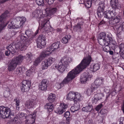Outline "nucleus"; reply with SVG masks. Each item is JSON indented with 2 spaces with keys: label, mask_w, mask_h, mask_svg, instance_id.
I'll use <instances>...</instances> for the list:
<instances>
[{
  "label": "nucleus",
  "mask_w": 124,
  "mask_h": 124,
  "mask_svg": "<svg viewBox=\"0 0 124 124\" xmlns=\"http://www.w3.org/2000/svg\"><path fill=\"white\" fill-rule=\"evenodd\" d=\"M97 94H95V97L97 98L98 100H101L103 99L104 95L102 93H101L100 90H98L96 91Z\"/></svg>",
  "instance_id": "393cba45"
},
{
  "label": "nucleus",
  "mask_w": 124,
  "mask_h": 124,
  "mask_svg": "<svg viewBox=\"0 0 124 124\" xmlns=\"http://www.w3.org/2000/svg\"><path fill=\"white\" fill-rule=\"evenodd\" d=\"M55 60L54 58L50 57L48 59L45 60L43 61L41 64V68L42 70L47 69Z\"/></svg>",
  "instance_id": "1a4fd4ad"
},
{
  "label": "nucleus",
  "mask_w": 124,
  "mask_h": 124,
  "mask_svg": "<svg viewBox=\"0 0 124 124\" xmlns=\"http://www.w3.org/2000/svg\"><path fill=\"white\" fill-rule=\"evenodd\" d=\"M55 94L52 93H51L49 95L47 99L49 102L52 103L53 102L55 101Z\"/></svg>",
  "instance_id": "c756f323"
},
{
  "label": "nucleus",
  "mask_w": 124,
  "mask_h": 124,
  "mask_svg": "<svg viewBox=\"0 0 124 124\" xmlns=\"http://www.w3.org/2000/svg\"><path fill=\"white\" fill-rule=\"evenodd\" d=\"M111 45L112 46L114 47V46H115L116 42L115 41H112L111 42Z\"/></svg>",
  "instance_id": "0e129e2a"
},
{
  "label": "nucleus",
  "mask_w": 124,
  "mask_h": 124,
  "mask_svg": "<svg viewBox=\"0 0 124 124\" xmlns=\"http://www.w3.org/2000/svg\"><path fill=\"white\" fill-rule=\"evenodd\" d=\"M26 114L23 113L21 112L19 113V116L21 118H22L26 117Z\"/></svg>",
  "instance_id": "49530a36"
},
{
  "label": "nucleus",
  "mask_w": 124,
  "mask_h": 124,
  "mask_svg": "<svg viewBox=\"0 0 124 124\" xmlns=\"http://www.w3.org/2000/svg\"><path fill=\"white\" fill-rule=\"evenodd\" d=\"M30 71L33 75L35 73V68L34 67H32L31 69L29 70Z\"/></svg>",
  "instance_id": "6e6d98bb"
},
{
  "label": "nucleus",
  "mask_w": 124,
  "mask_h": 124,
  "mask_svg": "<svg viewBox=\"0 0 124 124\" xmlns=\"http://www.w3.org/2000/svg\"><path fill=\"white\" fill-rule=\"evenodd\" d=\"M48 21V20L44 19L42 21L41 27V26H39V28L43 29L45 31H49L50 29L49 27V24L47 23Z\"/></svg>",
  "instance_id": "2eb2a0df"
},
{
  "label": "nucleus",
  "mask_w": 124,
  "mask_h": 124,
  "mask_svg": "<svg viewBox=\"0 0 124 124\" xmlns=\"http://www.w3.org/2000/svg\"><path fill=\"white\" fill-rule=\"evenodd\" d=\"M9 0H0V4H1L3 3L4 2H5Z\"/></svg>",
  "instance_id": "e2e57ef3"
},
{
  "label": "nucleus",
  "mask_w": 124,
  "mask_h": 124,
  "mask_svg": "<svg viewBox=\"0 0 124 124\" xmlns=\"http://www.w3.org/2000/svg\"><path fill=\"white\" fill-rule=\"evenodd\" d=\"M4 54L2 52H0V60L3 59L4 57Z\"/></svg>",
  "instance_id": "13d9d810"
},
{
  "label": "nucleus",
  "mask_w": 124,
  "mask_h": 124,
  "mask_svg": "<svg viewBox=\"0 0 124 124\" xmlns=\"http://www.w3.org/2000/svg\"><path fill=\"white\" fill-rule=\"evenodd\" d=\"M31 87V82L28 80H24L22 82L21 90L23 92L28 91Z\"/></svg>",
  "instance_id": "f8f14e48"
},
{
  "label": "nucleus",
  "mask_w": 124,
  "mask_h": 124,
  "mask_svg": "<svg viewBox=\"0 0 124 124\" xmlns=\"http://www.w3.org/2000/svg\"><path fill=\"white\" fill-rule=\"evenodd\" d=\"M20 40L21 41H19L18 42H17L16 43H15V44H17V43L20 42H25V44H26L27 46L26 48L27 47L28 45V44H27V42L25 41H23V40H25L27 38L24 35V34H22L21 35H20Z\"/></svg>",
  "instance_id": "72a5a7b5"
},
{
  "label": "nucleus",
  "mask_w": 124,
  "mask_h": 124,
  "mask_svg": "<svg viewBox=\"0 0 124 124\" xmlns=\"http://www.w3.org/2000/svg\"><path fill=\"white\" fill-rule=\"evenodd\" d=\"M45 15L43 13L42 11L40 9H37L33 12L32 16L36 18L41 19L42 18L45 17Z\"/></svg>",
  "instance_id": "dca6fc26"
},
{
  "label": "nucleus",
  "mask_w": 124,
  "mask_h": 124,
  "mask_svg": "<svg viewBox=\"0 0 124 124\" xmlns=\"http://www.w3.org/2000/svg\"><path fill=\"white\" fill-rule=\"evenodd\" d=\"M60 107H59L57 108L55 110V112L59 114H62L64 112L63 110L62 109L60 108Z\"/></svg>",
  "instance_id": "a19ab883"
},
{
  "label": "nucleus",
  "mask_w": 124,
  "mask_h": 124,
  "mask_svg": "<svg viewBox=\"0 0 124 124\" xmlns=\"http://www.w3.org/2000/svg\"><path fill=\"white\" fill-rule=\"evenodd\" d=\"M123 26H122L120 25H115L114 26V28L116 29V30L117 32H119L121 31L122 30Z\"/></svg>",
  "instance_id": "c9c22d12"
},
{
  "label": "nucleus",
  "mask_w": 124,
  "mask_h": 124,
  "mask_svg": "<svg viewBox=\"0 0 124 124\" xmlns=\"http://www.w3.org/2000/svg\"><path fill=\"white\" fill-rule=\"evenodd\" d=\"M99 100H98L97 98H94L92 99V102L93 103H96L97 102V101Z\"/></svg>",
  "instance_id": "4d7b16f0"
},
{
  "label": "nucleus",
  "mask_w": 124,
  "mask_h": 124,
  "mask_svg": "<svg viewBox=\"0 0 124 124\" xmlns=\"http://www.w3.org/2000/svg\"><path fill=\"white\" fill-rule=\"evenodd\" d=\"M83 99V96L81 94L77 92H75V96L74 102V103L78 102L77 101H81Z\"/></svg>",
  "instance_id": "a878e982"
},
{
  "label": "nucleus",
  "mask_w": 124,
  "mask_h": 124,
  "mask_svg": "<svg viewBox=\"0 0 124 124\" xmlns=\"http://www.w3.org/2000/svg\"><path fill=\"white\" fill-rule=\"evenodd\" d=\"M59 106L60 107V108L62 109L64 112L66 111V109L68 107L67 104L63 103H61Z\"/></svg>",
  "instance_id": "f704fd0d"
},
{
  "label": "nucleus",
  "mask_w": 124,
  "mask_h": 124,
  "mask_svg": "<svg viewBox=\"0 0 124 124\" xmlns=\"http://www.w3.org/2000/svg\"><path fill=\"white\" fill-rule=\"evenodd\" d=\"M91 60V57L89 55L84 58L78 65L68 73L67 76L63 80L62 83L68 84L72 81L76 77L78 74L89 64Z\"/></svg>",
  "instance_id": "f257e3e1"
},
{
  "label": "nucleus",
  "mask_w": 124,
  "mask_h": 124,
  "mask_svg": "<svg viewBox=\"0 0 124 124\" xmlns=\"http://www.w3.org/2000/svg\"><path fill=\"white\" fill-rule=\"evenodd\" d=\"M72 61V59L67 56L62 57L60 60V64L55 66V69H57L61 72H63L65 70L70 67L69 64Z\"/></svg>",
  "instance_id": "20e7f679"
},
{
  "label": "nucleus",
  "mask_w": 124,
  "mask_h": 124,
  "mask_svg": "<svg viewBox=\"0 0 124 124\" xmlns=\"http://www.w3.org/2000/svg\"><path fill=\"white\" fill-rule=\"evenodd\" d=\"M119 53L120 54V56L123 59H124V52H120Z\"/></svg>",
  "instance_id": "052dcab7"
},
{
  "label": "nucleus",
  "mask_w": 124,
  "mask_h": 124,
  "mask_svg": "<svg viewBox=\"0 0 124 124\" xmlns=\"http://www.w3.org/2000/svg\"><path fill=\"white\" fill-rule=\"evenodd\" d=\"M22 70V68L21 67H18L14 71V73L16 75L20 74Z\"/></svg>",
  "instance_id": "ea45409f"
},
{
  "label": "nucleus",
  "mask_w": 124,
  "mask_h": 124,
  "mask_svg": "<svg viewBox=\"0 0 124 124\" xmlns=\"http://www.w3.org/2000/svg\"><path fill=\"white\" fill-rule=\"evenodd\" d=\"M88 124H93V121L92 119H90L88 121Z\"/></svg>",
  "instance_id": "69168bd1"
},
{
  "label": "nucleus",
  "mask_w": 124,
  "mask_h": 124,
  "mask_svg": "<svg viewBox=\"0 0 124 124\" xmlns=\"http://www.w3.org/2000/svg\"><path fill=\"white\" fill-rule=\"evenodd\" d=\"M25 58L24 56L21 55H20L13 59L15 61L16 63L18 65L20 64Z\"/></svg>",
  "instance_id": "5701e85b"
},
{
  "label": "nucleus",
  "mask_w": 124,
  "mask_h": 124,
  "mask_svg": "<svg viewBox=\"0 0 124 124\" xmlns=\"http://www.w3.org/2000/svg\"><path fill=\"white\" fill-rule=\"evenodd\" d=\"M36 112L34 111L30 113L25 117V123L26 124H33L35 122Z\"/></svg>",
  "instance_id": "9b49d317"
},
{
  "label": "nucleus",
  "mask_w": 124,
  "mask_h": 124,
  "mask_svg": "<svg viewBox=\"0 0 124 124\" xmlns=\"http://www.w3.org/2000/svg\"><path fill=\"white\" fill-rule=\"evenodd\" d=\"M33 75L32 73L29 70L27 71L26 72V75L27 76H30Z\"/></svg>",
  "instance_id": "5fc2aeb1"
},
{
  "label": "nucleus",
  "mask_w": 124,
  "mask_h": 124,
  "mask_svg": "<svg viewBox=\"0 0 124 124\" xmlns=\"http://www.w3.org/2000/svg\"><path fill=\"white\" fill-rule=\"evenodd\" d=\"M93 107L91 105H88L83 107L82 109V111L86 112H90L92 110Z\"/></svg>",
  "instance_id": "7c9ffc66"
},
{
  "label": "nucleus",
  "mask_w": 124,
  "mask_h": 124,
  "mask_svg": "<svg viewBox=\"0 0 124 124\" xmlns=\"http://www.w3.org/2000/svg\"><path fill=\"white\" fill-rule=\"evenodd\" d=\"M110 43L107 45H105V46L103 47V50L104 51L107 52H108L110 50V47L108 46Z\"/></svg>",
  "instance_id": "37998d69"
},
{
  "label": "nucleus",
  "mask_w": 124,
  "mask_h": 124,
  "mask_svg": "<svg viewBox=\"0 0 124 124\" xmlns=\"http://www.w3.org/2000/svg\"><path fill=\"white\" fill-rule=\"evenodd\" d=\"M90 74L87 72L82 74L80 77V81L82 83H85L89 79Z\"/></svg>",
  "instance_id": "a211bd4d"
},
{
  "label": "nucleus",
  "mask_w": 124,
  "mask_h": 124,
  "mask_svg": "<svg viewBox=\"0 0 124 124\" xmlns=\"http://www.w3.org/2000/svg\"><path fill=\"white\" fill-rule=\"evenodd\" d=\"M45 107L49 111H52L54 109L53 105L50 103L46 104L45 106Z\"/></svg>",
  "instance_id": "473e14b6"
},
{
  "label": "nucleus",
  "mask_w": 124,
  "mask_h": 124,
  "mask_svg": "<svg viewBox=\"0 0 124 124\" xmlns=\"http://www.w3.org/2000/svg\"><path fill=\"white\" fill-rule=\"evenodd\" d=\"M26 44L25 42H19L15 44L14 43H13L7 47V49L8 50L6 51L5 55L7 56L9 55L10 53L14 54L16 52V49H19L21 51L25 50L26 48Z\"/></svg>",
  "instance_id": "7ed1b4c3"
},
{
  "label": "nucleus",
  "mask_w": 124,
  "mask_h": 124,
  "mask_svg": "<svg viewBox=\"0 0 124 124\" xmlns=\"http://www.w3.org/2000/svg\"><path fill=\"white\" fill-rule=\"evenodd\" d=\"M62 81L60 83H57L55 85V86L57 88V89H59L61 88L63 86V85L64 84H63L62 83Z\"/></svg>",
  "instance_id": "79ce46f5"
},
{
  "label": "nucleus",
  "mask_w": 124,
  "mask_h": 124,
  "mask_svg": "<svg viewBox=\"0 0 124 124\" xmlns=\"http://www.w3.org/2000/svg\"><path fill=\"white\" fill-rule=\"evenodd\" d=\"M116 15V13L115 9L110 10L105 12L104 17L109 20L113 19L109 22L110 24L113 25L118 23L121 20V17L119 16H116L115 18H113Z\"/></svg>",
  "instance_id": "39448f33"
},
{
  "label": "nucleus",
  "mask_w": 124,
  "mask_h": 124,
  "mask_svg": "<svg viewBox=\"0 0 124 124\" xmlns=\"http://www.w3.org/2000/svg\"><path fill=\"white\" fill-rule=\"evenodd\" d=\"M26 56L27 57L31 60L32 56V54L30 52H29L26 54Z\"/></svg>",
  "instance_id": "8fccbe9b"
},
{
  "label": "nucleus",
  "mask_w": 124,
  "mask_h": 124,
  "mask_svg": "<svg viewBox=\"0 0 124 124\" xmlns=\"http://www.w3.org/2000/svg\"><path fill=\"white\" fill-rule=\"evenodd\" d=\"M104 79L102 77H99L97 78L94 81V84H93L91 85L92 89H96L99 88H102L104 86Z\"/></svg>",
  "instance_id": "6e6552de"
},
{
  "label": "nucleus",
  "mask_w": 124,
  "mask_h": 124,
  "mask_svg": "<svg viewBox=\"0 0 124 124\" xmlns=\"http://www.w3.org/2000/svg\"><path fill=\"white\" fill-rule=\"evenodd\" d=\"M107 110L105 109H102L100 111V113L101 115H104L107 113Z\"/></svg>",
  "instance_id": "3c124183"
},
{
  "label": "nucleus",
  "mask_w": 124,
  "mask_h": 124,
  "mask_svg": "<svg viewBox=\"0 0 124 124\" xmlns=\"http://www.w3.org/2000/svg\"><path fill=\"white\" fill-rule=\"evenodd\" d=\"M76 21L78 22L77 25L74 26V29L77 31H81L83 28V25L84 24L85 20L82 19L77 18L76 19Z\"/></svg>",
  "instance_id": "ddd939ff"
},
{
  "label": "nucleus",
  "mask_w": 124,
  "mask_h": 124,
  "mask_svg": "<svg viewBox=\"0 0 124 124\" xmlns=\"http://www.w3.org/2000/svg\"><path fill=\"white\" fill-rule=\"evenodd\" d=\"M15 101H16V107L18 106L19 105V100H17V99L16 100V99H15Z\"/></svg>",
  "instance_id": "bf43d9fd"
},
{
  "label": "nucleus",
  "mask_w": 124,
  "mask_h": 124,
  "mask_svg": "<svg viewBox=\"0 0 124 124\" xmlns=\"http://www.w3.org/2000/svg\"><path fill=\"white\" fill-rule=\"evenodd\" d=\"M60 43L59 42H57L52 44L51 46L47 48L48 51L51 53L59 51V48L60 47Z\"/></svg>",
  "instance_id": "4468645a"
},
{
  "label": "nucleus",
  "mask_w": 124,
  "mask_h": 124,
  "mask_svg": "<svg viewBox=\"0 0 124 124\" xmlns=\"http://www.w3.org/2000/svg\"><path fill=\"white\" fill-rule=\"evenodd\" d=\"M100 68V65L98 63L92 64L90 66V70L92 72H95L99 69Z\"/></svg>",
  "instance_id": "bb28decb"
},
{
  "label": "nucleus",
  "mask_w": 124,
  "mask_h": 124,
  "mask_svg": "<svg viewBox=\"0 0 124 124\" xmlns=\"http://www.w3.org/2000/svg\"><path fill=\"white\" fill-rule=\"evenodd\" d=\"M17 64L15 61L12 59L8 65V69L9 71H13L16 67Z\"/></svg>",
  "instance_id": "aec40b11"
},
{
  "label": "nucleus",
  "mask_w": 124,
  "mask_h": 124,
  "mask_svg": "<svg viewBox=\"0 0 124 124\" xmlns=\"http://www.w3.org/2000/svg\"><path fill=\"white\" fill-rule=\"evenodd\" d=\"M70 112L69 111H67L64 114V116L66 118H69L70 116Z\"/></svg>",
  "instance_id": "09e8293b"
},
{
  "label": "nucleus",
  "mask_w": 124,
  "mask_h": 124,
  "mask_svg": "<svg viewBox=\"0 0 124 124\" xmlns=\"http://www.w3.org/2000/svg\"><path fill=\"white\" fill-rule=\"evenodd\" d=\"M25 34L28 37H30L33 35L32 32L31 31L29 30L26 31L25 32Z\"/></svg>",
  "instance_id": "c03bdc74"
},
{
  "label": "nucleus",
  "mask_w": 124,
  "mask_h": 124,
  "mask_svg": "<svg viewBox=\"0 0 124 124\" xmlns=\"http://www.w3.org/2000/svg\"><path fill=\"white\" fill-rule=\"evenodd\" d=\"M102 106V104H101L99 105H98V106H96V107L95 108V109L96 111H98L101 108Z\"/></svg>",
  "instance_id": "603ef678"
},
{
  "label": "nucleus",
  "mask_w": 124,
  "mask_h": 124,
  "mask_svg": "<svg viewBox=\"0 0 124 124\" xmlns=\"http://www.w3.org/2000/svg\"><path fill=\"white\" fill-rule=\"evenodd\" d=\"M91 88V89H88L87 91L86 94L88 96L90 95L92 93V90H94L93 89H92Z\"/></svg>",
  "instance_id": "de8ad7c7"
},
{
  "label": "nucleus",
  "mask_w": 124,
  "mask_h": 124,
  "mask_svg": "<svg viewBox=\"0 0 124 124\" xmlns=\"http://www.w3.org/2000/svg\"><path fill=\"white\" fill-rule=\"evenodd\" d=\"M37 3L39 5H41L44 2V0H36Z\"/></svg>",
  "instance_id": "a18cd8bd"
},
{
  "label": "nucleus",
  "mask_w": 124,
  "mask_h": 124,
  "mask_svg": "<svg viewBox=\"0 0 124 124\" xmlns=\"http://www.w3.org/2000/svg\"><path fill=\"white\" fill-rule=\"evenodd\" d=\"M111 35L110 33L106 34L102 32L100 33L98 38V42L101 45H107L109 43L110 41L112 40Z\"/></svg>",
  "instance_id": "0eeeda50"
},
{
  "label": "nucleus",
  "mask_w": 124,
  "mask_h": 124,
  "mask_svg": "<svg viewBox=\"0 0 124 124\" xmlns=\"http://www.w3.org/2000/svg\"><path fill=\"white\" fill-rule=\"evenodd\" d=\"M40 59L39 57L36 58L34 62V65L36 66H37L42 61Z\"/></svg>",
  "instance_id": "58836bf2"
},
{
  "label": "nucleus",
  "mask_w": 124,
  "mask_h": 124,
  "mask_svg": "<svg viewBox=\"0 0 124 124\" xmlns=\"http://www.w3.org/2000/svg\"><path fill=\"white\" fill-rule=\"evenodd\" d=\"M57 10L56 8H55L50 9L48 11V13L49 15H52L55 13Z\"/></svg>",
  "instance_id": "4c0bfd02"
},
{
  "label": "nucleus",
  "mask_w": 124,
  "mask_h": 124,
  "mask_svg": "<svg viewBox=\"0 0 124 124\" xmlns=\"http://www.w3.org/2000/svg\"><path fill=\"white\" fill-rule=\"evenodd\" d=\"M108 52H109L110 54L111 55H112L113 53V52L112 51L109 50Z\"/></svg>",
  "instance_id": "774afa93"
},
{
  "label": "nucleus",
  "mask_w": 124,
  "mask_h": 124,
  "mask_svg": "<svg viewBox=\"0 0 124 124\" xmlns=\"http://www.w3.org/2000/svg\"><path fill=\"white\" fill-rule=\"evenodd\" d=\"M71 38V36L70 35H65L63 38L62 40V42L64 44L67 43Z\"/></svg>",
  "instance_id": "2f4dec72"
},
{
  "label": "nucleus",
  "mask_w": 124,
  "mask_h": 124,
  "mask_svg": "<svg viewBox=\"0 0 124 124\" xmlns=\"http://www.w3.org/2000/svg\"><path fill=\"white\" fill-rule=\"evenodd\" d=\"M10 95V92L7 91L4 92L3 95L5 97H7L9 96Z\"/></svg>",
  "instance_id": "864d4df0"
},
{
  "label": "nucleus",
  "mask_w": 124,
  "mask_h": 124,
  "mask_svg": "<svg viewBox=\"0 0 124 124\" xmlns=\"http://www.w3.org/2000/svg\"><path fill=\"white\" fill-rule=\"evenodd\" d=\"M121 109L123 111H124V100L123 101V104L121 105Z\"/></svg>",
  "instance_id": "680f3d73"
},
{
  "label": "nucleus",
  "mask_w": 124,
  "mask_h": 124,
  "mask_svg": "<svg viewBox=\"0 0 124 124\" xmlns=\"http://www.w3.org/2000/svg\"><path fill=\"white\" fill-rule=\"evenodd\" d=\"M75 96V92L72 91H70L66 96V98L68 100L74 101Z\"/></svg>",
  "instance_id": "412c9836"
},
{
  "label": "nucleus",
  "mask_w": 124,
  "mask_h": 124,
  "mask_svg": "<svg viewBox=\"0 0 124 124\" xmlns=\"http://www.w3.org/2000/svg\"><path fill=\"white\" fill-rule=\"evenodd\" d=\"M8 13V11H6L0 16V30H1L3 28V20L8 16L7 14Z\"/></svg>",
  "instance_id": "f3484780"
},
{
  "label": "nucleus",
  "mask_w": 124,
  "mask_h": 124,
  "mask_svg": "<svg viewBox=\"0 0 124 124\" xmlns=\"http://www.w3.org/2000/svg\"><path fill=\"white\" fill-rule=\"evenodd\" d=\"M110 3L113 9L118 8L120 7L117 0H110Z\"/></svg>",
  "instance_id": "b1692460"
},
{
  "label": "nucleus",
  "mask_w": 124,
  "mask_h": 124,
  "mask_svg": "<svg viewBox=\"0 0 124 124\" xmlns=\"http://www.w3.org/2000/svg\"><path fill=\"white\" fill-rule=\"evenodd\" d=\"M11 112L10 108L3 106H0V117L4 119L8 117L11 119L10 122L11 124H20L19 119L14 117L13 115L11 114Z\"/></svg>",
  "instance_id": "f03ea898"
},
{
  "label": "nucleus",
  "mask_w": 124,
  "mask_h": 124,
  "mask_svg": "<svg viewBox=\"0 0 124 124\" xmlns=\"http://www.w3.org/2000/svg\"><path fill=\"white\" fill-rule=\"evenodd\" d=\"M80 108L79 102L75 103L74 105L71 107L70 108L71 112H74L75 111L78 110Z\"/></svg>",
  "instance_id": "c85d7f7f"
},
{
  "label": "nucleus",
  "mask_w": 124,
  "mask_h": 124,
  "mask_svg": "<svg viewBox=\"0 0 124 124\" xmlns=\"http://www.w3.org/2000/svg\"><path fill=\"white\" fill-rule=\"evenodd\" d=\"M46 38L45 36L41 35L38 37L37 40V46L38 48L41 49L46 44Z\"/></svg>",
  "instance_id": "9d476101"
},
{
  "label": "nucleus",
  "mask_w": 124,
  "mask_h": 124,
  "mask_svg": "<svg viewBox=\"0 0 124 124\" xmlns=\"http://www.w3.org/2000/svg\"><path fill=\"white\" fill-rule=\"evenodd\" d=\"M92 1L91 0H85V7L87 8H90L91 7Z\"/></svg>",
  "instance_id": "e433bc0d"
},
{
  "label": "nucleus",
  "mask_w": 124,
  "mask_h": 124,
  "mask_svg": "<svg viewBox=\"0 0 124 124\" xmlns=\"http://www.w3.org/2000/svg\"><path fill=\"white\" fill-rule=\"evenodd\" d=\"M48 49L47 48L45 51L42 52L39 57L42 61L51 53Z\"/></svg>",
  "instance_id": "6ab92c4d"
},
{
  "label": "nucleus",
  "mask_w": 124,
  "mask_h": 124,
  "mask_svg": "<svg viewBox=\"0 0 124 124\" xmlns=\"http://www.w3.org/2000/svg\"><path fill=\"white\" fill-rule=\"evenodd\" d=\"M26 21L25 17H17L11 19L8 26L9 29H15L19 28Z\"/></svg>",
  "instance_id": "423d86ee"
},
{
  "label": "nucleus",
  "mask_w": 124,
  "mask_h": 124,
  "mask_svg": "<svg viewBox=\"0 0 124 124\" xmlns=\"http://www.w3.org/2000/svg\"><path fill=\"white\" fill-rule=\"evenodd\" d=\"M47 81L45 79L43 80L39 86V88L42 90H46L47 87Z\"/></svg>",
  "instance_id": "cd10ccee"
},
{
  "label": "nucleus",
  "mask_w": 124,
  "mask_h": 124,
  "mask_svg": "<svg viewBox=\"0 0 124 124\" xmlns=\"http://www.w3.org/2000/svg\"><path fill=\"white\" fill-rule=\"evenodd\" d=\"M35 101L34 100H30L26 102L25 105V107L28 108H32L35 104Z\"/></svg>",
  "instance_id": "4be33fe9"
},
{
  "label": "nucleus",
  "mask_w": 124,
  "mask_h": 124,
  "mask_svg": "<svg viewBox=\"0 0 124 124\" xmlns=\"http://www.w3.org/2000/svg\"><path fill=\"white\" fill-rule=\"evenodd\" d=\"M39 29H37L35 33V35H36L38 34L39 32Z\"/></svg>",
  "instance_id": "338daca9"
}]
</instances>
